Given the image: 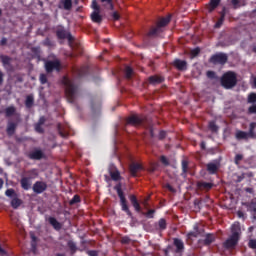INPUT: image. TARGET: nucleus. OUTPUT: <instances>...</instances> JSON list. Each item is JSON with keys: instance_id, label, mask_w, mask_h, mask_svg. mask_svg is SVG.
I'll return each mask as SVG.
<instances>
[{"instance_id": "f257e3e1", "label": "nucleus", "mask_w": 256, "mask_h": 256, "mask_svg": "<svg viewBox=\"0 0 256 256\" xmlns=\"http://www.w3.org/2000/svg\"><path fill=\"white\" fill-rule=\"evenodd\" d=\"M62 84L65 86V95L68 102L74 104L79 96L80 88L75 80H71L68 76H63Z\"/></svg>"}, {"instance_id": "f03ea898", "label": "nucleus", "mask_w": 256, "mask_h": 256, "mask_svg": "<svg viewBox=\"0 0 256 256\" xmlns=\"http://www.w3.org/2000/svg\"><path fill=\"white\" fill-rule=\"evenodd\" d=\"M240 225L239 224H232L231 226V235L227 240H225L223 246L224 248H235L240 240Z\"/></svg>"}, {"instance_id": "7ed1b4c3", "label": "nucleus", "mask_w": 256, "mask_h": 256, "mask_svg": "<svg viewBox=\"0 0 256 256\" xmlns=\"http://www.w3.org/2000/svg\"><path fill=\"white\" fill-rule=\"evenodd\" d=\"M39 170L38 168H31L30 170H26V176L22 177L20 180V184L24 190H30L32 186V180L38 178Z\"/></svg>"}, {"instance_id": "20e7f679", "label": "nucleus", "mask_w": 256, "mask_h": 256, "mask_svg": "<svg viewBox=\"0 0 256 256\" xmlns=\"http://www.w3.org/2000/svg\"><path fill=\"white\" fill-rule=\"evenodd\" d=\"M238 82L236 72H226L221 78V84L226 90L234 88Z\"/></svg>"}, {"instance_id": "39448f33", "label": "nucleus", "mask_w": 256, "mask_h": 256, "mask_svg": "<svg viewBox=\"0 0 256 256\" xmlns=\"http://www.w3.org/2000/svg\"><path fill=\"white\" fill-rule=\"evenodd\" d=\"M114 190H116V192H117V194L120 198V204H121L122 210H124V212H126V214L132 218L133 214H132V212H131L128 204H127V198H126V196L123 192L121 182H119L118 184H116V186H114Z\"/></svg>"}, {"instance_id": "423d86ee", "label": "nucleus", "mask_w": 256, "mask_h": 256, "mask_svg": "<svg viewBox=\"0 0 256 256\" xmlns=\"http://www.w3.org/2000/svg\"><path fill=\"white\" fill-rule=\"evenodd\" d=\"M171 20V16H167L166 18H161L159 22L157 23V26L155 28H151L147 34L150 38H155L156 36H159L163 32V28L169 24Z\"/></svg>"}, {"instance_id": "0eeeda50", "label": "nucleus", "mask_w": 256, "mask_h": 256, "mask_svg": "<svg viewBox=\"0 0 256 256\" xmlns=\"http://www.w3.org/2000/svg\"><path fill=\"white\" fill-rule=\"evenodd\" d=\"M45 70L48 74L54 72V70H56V72H60L61 71L60 60H47V62H45Z\"/></svg>"}, {"instance_id": "6e6552de", "label": "nucleus", "mask_w": 256, "mask_h": 256, "mask_svg": "<svg viewBox=\"0 0 256 256\" xmlns=\"http://www.w3.org/2000/svg\"><path fill=\"white\" fill-rule=\"evenodd\" d=\"M210 62L212 64H226L228 62V56L223 52H218L210 57Z\"/></svg>"}, {"instance_id": "1a4fd4ad", "label": "nucleus", "mask_w": 256, "mask_h": 256, "mask_svg": "<svg viewBox=\"0 0 256 256\" xmlns=\"http://www.w3.org/2000/svg\"><path fill=\"white\" fill-rule=\"evenodd\" d=\"M48 189V184L44 180H36L32 186L33 192L35 194H42Z\"/></svg>"}, {"instance_id": "9d476101", "label": "nucleus", "mask_w": 256, "mask_h": 256, "mask_svg": "<svg viewBox=\"0 0 256 256\" xmlns=\"http://www.w3.org/2000/svg\"><path fill=\"white\" fill-rule=\"evenodd\" d=\"M56 36L60 40H65L67 38L70 42L73 40L72 34L67 32V30L64 28V26H58L56 29Z\"/></svg>"}, {"instance_id": "9b49d317", "label": "nucleus", "mask_w": 256, "mask_h": 256, "mask_svg": "<svg viewBox=\"0 0 256 256\" xmlns=\"http://www.w3.org/2000/svg\"><path fill=\"white\" fill-rule=\"evenodd\" d=\"M145 118L144 116H139L137 114H133L132 116H129L126 120V124H132L133 126H140L141 124H144Z\"/></svg>"}, {"instance_id": "f8f14e48", "label": "nucleus", "mask_w": 256, "mask_h": 256, "mask_svg": "<svg viewBox=\"0 0 256 256\" xmlns=\"http://www.w3.org/2000/svg\"><path fill=\"white\" fill-rule=\"evenodd\" d=\"M173 66L177 68V70L184 71L188 68V63L186 60H180V58H176L173 61Z\"/></svg>"}, {"instance_id": "ddd939ff", "label": "nucleus", "mask_w": 256, "mask_h": 256, "mask_svg": "<svg viewBox=\"0 0 256 256\" xmlns=\"http://www.w3.org/2000/svg\"><path fill=\"white\" fill-rule=\"evenodd\" d=\"M129 170L131 176H137L138 172H140V170H143V166L139 162H132L129 166Z\"/></svg>"}, {"instance_id": "4468645a", "label": "nucleus", "mask_w": 256, "mask_h": 256, "mask_svg": "<svg viewBox=\"0 0 256 256\" xmlns=\"http://www.w3.org/2000/svg\"><path fill=\"white\" fill-rule=\"evenodd\" d=\"M220 168V164L218 162H208L206 165V169L209 174H216Z\"/></svg>"}, {"instance_id": "2eb2a0df", "label": "nucleus", "mask_w": 256, "mask_h": 256, "mask_svg": "<svg viewBox=\"0 0 256 256\" xmlns=\"http://www.w3.org/2000/svg\"><path fill=\"white\" fill-rule=\"evenodd\" d=\"M92 22H96L97 24H101L103 22V17L101 16V8L98 6V10L92 12L91 14Z\"/></svg>"}, {"instance_id": "dca6fc26", "label": "nucleus", "mask_w": 256, "mask_h": 256, "mask_svg": "<svg viewBox=\"0 0 256 256\" xmlns=\"http://www.w3.org/2000/svg\"><path fill=\"white\" fill-rule=\"evenodd\" d=\"M216 240V236L215 234H213L212 232H208L204 239L202 240L204 246H210V244H212L213 242H215Z\"/></svg>"}, {"instance_id": "f3484780", "label": "nucleus", "mask_w": 256, "mask_h": 256, "mask_svg": "<svg viewBox=\"0 0 256 256\" xmlns=\"http://www.w3.org/2000/svg\"><path fill=\"white\" fill-rule=\"evenodd\" d=\"M44 156V152L42 150H33L28 154V157L31 160H41Z\"/></svg>"}, {"instance_id": "a211bd4d", "label": "nucleus", "mask_w": 256, "mask_h": 256, "mask_svg": "<svg viewBox=\"0 0 256 256\" xmlns=\"http://www.w3.org/2000/svg\"><path fill=\"white\" fill-rule=\"evenodd\" d=\"M17 122H8L7 127H6V133L8 136H13L17 130Z\"/></svg>"}, {"instance_id": "6ab92c4d", "label": "nucleus", "mask_w": 256, "mask_h": 256, "mask_svg": "<svg viewBox=\"0 0 256 256\" xmlns=\"http://www.w3.org/2000/svg\"><path fill=\"white\" fill-rule=\"evenodd\" d=\"M129 198L136 212H141L142 208H141L140 202L138 201L137 196H135V194H131Z\"/></svg>"}, {"instance_id": "aec40b11", "label": "nucleus", "mask_w": 256, "mask_h": 256, "mask_svg": "<svg viewBox=\"0 0 256 256\" xmlns=\"http://www.w3.org/2000/svg\"><path fill=\"white\" fill-rule=\"evenodd\" d=\"M197 186L200 188V190H211L214 184L213 182H205L204 180H200L197 182Z\"/></svg>"}, {"instance_id": "412c9836", "label": "nucleus", "mask_w": 256, "mask_h": 256, "mask_svg": "<svg viewBox=\"0 0 256 256\" xmlns=\"http://www.w3.org/2000/svg\"><path fill=\"white\" fill-rule=\"evenodd\" d=\"M48 222L55 230H61L62 224L59 222V220H57V218H55V216H49Z\"/></svg>"}, {"instance_id": "4be33fe9", "label": "nucleus", "mask_w": 256, "mask_h": 256, "mask_svg": "<svg viewBox=\"0 0 256 256\" xmlns=\"http://www.w3.org/2000/svg\"><path fill=\"white\" fill-rule=\"evenodd\" d=\"M222 0H210L207 8H208V12L212 13L214 12V10H216V8H218V6H220Z\"/></svg>"}, {"instance_id": "5701e85b", "label": "nucleus", "mask_w": 256, "mask_h": 256, "mask_svg": "<svg viewBox=\"0 0 256 256\" xmlns=\"http://www.w3.org/2000/svg\"><path fill=\"white\" fill-rule=\"evenodd\" d=\"M23 200L21 198H18L17 193L14 192L12 200H11V206L12 208H19L21 206Z\"/></svg>"}, {"instance_id": "b1692460", "label": "nucleus", "mask_w": 256, "mask_h": 256, "mask_svg": "<svg viewBox=\"0 0 256 256\" xmlns=\"http://www.w3.org/2000/svg\"><path fill=\"white\" fill-rule=\"evenodd\" d=\"M89 74V66H82L79 70H76V75L78 78H83Z\"/></svg>"}, {"instance_id": "393cba45", "label": "nucleus", "mask_w": 256, "mask_h": 256, "mask_svg": "<svg viewBox=\"0 0 256 256\" xmlns=\"http://www.w3.org/2000/svg\"><path fill=\"white\" fill-rule=\"evenodd\" d=\"M235 138L237 140H248V132L244 130H237L235 133Z\"/></svg>"}, {"instance_id": "a878e982", "label": "nucleus", "mask_w": 256, "mask_h": 256, "mask_svg": "<svg viewBox=\"0 0 256 256\" xmlns=\"http://www.w3.org/2000/svg\"><path fill=\"white\" fill-rule=\"evenodd\" d=\"M174 245L177 248V252H181L185 248L184 242L181 238H174Z\"/></svg>"}, {"instance_id": "bb28decb", "label": "nucleus", "mask_w": 256, "mask_h": 256, "mask_svg": "<svg viewBox=\"0 0 256 256\" xmlns=\"http://www.w3.org/2000/svg\"><path fill=\"white\" fill-rule=\"evenodd\" d=\"M255 128H256V122H251L249 125V130L247 132L248 139L255 138Z\"/></svg>"}, {"instance_id": "cd10ccee", "label": "nucleus", "mask_w": 256, "mask_h": 256, "mask_svg": "<svg viewBox=\"0 0 256 256\" xmlns=\"http://www.w3.org/2000/svg\"><path fill=\"white\" fill-rule=\"evenodd\" d=\"M200 234V229H199V226L198 224H194V230L188 232V238H197V236H199Z\"/></svg>"}, {"instance_id": "c85d7f7f", "label": "nucleus", "mask_w": 256, "mask_h": 256, "mask_svg": "<svg viewBox=\"0 0 256 256\" xmlns=\"http://www.w3.org/2000/svg\"><path fill=\"white\" fill-rule=\"evenodd\" d=\"M164 78L162 76H150L149 77V83L150 84H161L163 82Z\"/></svg>"}, {"instance_id": "c756f323", "label": "nucleus", "mask_w": 256, "mask_h": 256, "mask_svg": "<svg viewBox=\"0 0 256 256\" xmlns=\"http://www.w3.org/2000/svg\"><path fill=\"white\" fill-rule=\"evenodd\" d=\"M67 245L70 248L71 254H75V252H77L78 246H77L76 242H74V240H68Z\"/></svg>"}, {"instance_id": "7c9ffc66", "label": "nucleus", "mask_w": 256, "mask_h": 256, "mask_svg": "<svg viewBox=\"0 0 256 256\" xmlns=\"http://www.w3.org/2000/svg\"><path fill=\"white\" fill-rule=\"evenodd\" d=\"M26 108H32L34 106V96L32 94H29L26 96Z\"/></svg>"}, {"instance_id": "2f4dec72", "label": "nucleus", "mask_w": 256, "mask_h": 256, "mask_svg": "<svg viewBox=\"0 0 256 256\" xmlns=\"http://www.w3.org/2000/svg\"><path fill=\"white\" fill-rule=\"evenodd\" d=\"M1 60L4 67L11 66L12 58L10 56H1Z\"/></svg>"}, {"instance_id": "473e14b6", "label": "nucleus", "mask_w": 256, "mask_h": 256, "mask_svg": "<svg viewBox=\"0 0 256 256\" xmlns=\"http://www.w3.org/2000/svg\"><path fill=\"white\" fill-rule=\"evenodd\" d=\"M100 2H102V4H104V6H106V8L109 10H114L115 8L113 0H100Z\"/></svg>"}, {"instance_id": "72a5a7b5", "label": "nucleus", "mask_w": 256, "mask_h": 256, "mask_svg": "<svg viewBox=\"0 0 256 256\" xmlns=\"http://www.w3.org/2000/svg\"><path fill=\"white\" fill-rule=\"evenodd\" d=\"M16 113V108L15 106H8L5 110V114L7 117L13 116Z\"/></svg>"}, {"instance_id": "f704fd0d", "label": "nucleus", "mask_w": 256, "mask_h": 256, "mask_svg": "<svg viewBox=\"0 0 256 256\" xmlns=\"http://www.w3.org/2000/svg\"><path fill=\"white\" fill-rule=\"evenodd\" d=\"M78 202H81V196L79 194H74L73 198L69 201V204L73 206L74 204H77Z\"/></svg>"}, {"instance_id": "c9c22d12", "label": "nucleus", "mask_w": 256, "mask_h": 256, "mask_svg": "<svg viewBox=\"0 0 256 256\" xmlns=\"http://www.w3.org/2000/svg\"><path fill=\"white\" fill-rule=\"evenodd\" d=\"M35 131L38 132L39 134H44L45 130L41 126V119L39 118L37 124H35Z\"/></svg>"}, {"instance_id": "e433bc0d", "label": "nucleus", "mask_w": 256, "mask_h": 256, "mask_svg": "<svg viewBox=\"0 0 256 256\" xmlns=\"http://www.w3.org/2000/svg\"><path fill=\"white\" fill-rule=\"evenodd\" d=\"M133 76V69L130 66H126L125 68V77L130 80Z\"/></svg>"}, {"instance_id": "4c0bfd02", "label": "nucleus", "mask_w": 256, "mask_h": 256, "mask_svg": "<svg viewBox=\"0 0 256 256\" xmlns=\"http://www.w3.org/2000/svg\"><path fill=\"white\" fill-rule=\"evenodd\" d=\"M110 176H111L112 180H120V178H121V174H120L119 170H114L113 172H110Z\"/></svg>"}, {"instance_id": "58836bf2", "label": "nucleus", "mask_w": 256, "mask_h": 256, "mask_svg": "<svg viewBox=\"0 0 256 256\" xmlns=\"http://www.w3.org/2000/svg\"><path fill=\"white\" fill-rule=\"evenodd\" d=\"M248 102L252 105L256 103V92H251V94L248 95Z\"/></svg>"}, {"instance_id": "ea45409f", "label": "nucleus", "mask_w": 256, "mask_h": 256, "mask_svg": "<svg viewBox=\"0 0 256 256\" xmlns=\"http://www.w3.org/2000/svg\"><path fill=\"white\" fill-rule=\"evenodd\" d=\"M189 168L188 160H182V173L187 174Z\"/></svg>"}, {"instance_id": "a19ab883", "label": "nucleus", "mask_w": 256, "mask_h": 256, "mask_svg": "<svg viewBox=\"0 0 256 256\" xmlns=\"http://www.w3.org/2000/svg\"><path fill=\"white\" fill-rule=\"evenodd\" d=\"M158 224H159L160 230H166L167 222H166L165 218H160Z\"/></svg>"}, {"instance_id": "79ce46f5", "label": "nucleus", "mask_w": 256, "mask_h": 256, "mask_svg": "<svg viewBox=\"0 0 256 256\" xmlns=\"http://www.w3.org/2000/svg\"><path fill=\"white\" fill-rule=\"evenodd\" d=\"M201 52V48L197 47L194 48L193 50L190 51V56H192V58H196L197 56H199Z\"/></svg>"}, {"instance_id": "37998d69", "label": "nucleus", "mask_w": 256, "mask_h": 256, "mask_svg": "<svg viewBox=\"0 0 256 256\" xmlns=\"http://www.w3.org/2000/svg\"><path fill=\"white\" fill-rule=\"evenodd\" d=\"M209 128H210L211 132H218V130H219V126H217L216 122H214V121L209 122Z\"/></svg>"}, {"instance_id": "c03bdc74", "label": "nucleus", "mask_w": 256, "mask_h": 256, "mask_svg": "<svg viewBox=\"0 0 256 256\" xmlns=\"http://www.w3.org/2000/svg\"><path fill=\"white\" fill-rule=\"evenodd\" d=\"M65 10H71L73 6L72 0H64L63 2Z\"/></svg>"}, {"instance_id": "a18cd8bd", "label": "nucleus", "mask_w": 256, "mask_h": 256, "mask_svg": "<svg viewBox=\"0 0 256 256\" xmlns=\"http://www.w3.org/2000/svg\"><path fill=\"white\" fill-rule=\"evenodd\" d=\"M244 156L243 154H236L235 158H234V163L239 166L241 160H243Z\"/></svg>"}, {"instance_id": "49530a36", "label": "nucleus", "mask_w": 256, "mask_h": 256, "mask_svg": "<svg viewBox=\"0 0 256 256\" xmlns=\"http://www.w3.org/2000/svg\"><path fill=\"white\" fill-rule=\"evenodd\" d=\"M156 210L154 208H151L150 210H148L147 212H145V216L147 218H154V214H155Z\"/></svg>"}, {"instance_id": "de8ad7c7", "label": "nucleus", "mask_w": 256, "mask_h": 256, "mask_svg": "<svg viewBox=\"0 0 256 256\" xmlns=\"http://www.w3.org/2000/svg\"><path fill=\"white\" fill-rule=\"evenodd\" d=\"M5 194H6V196H9L10 198H13V197H14V194H15L14 188H8V189L5 191Z\"/></svg>"}, {"instance_id": "09e8293b", "label": "nucleus", "mask_w": 256, "mask_h": 256, "mask_svg": "<svg viewBox=\"0 0 256 256\" xmlns=\"http://www.w3.org/2000/svg\"><path fill=\"white\" fill-rule=\"evenodd\" d=\"M39 80H40L41 84H47V82H48V78H47L46 74H40Z\"/></svg>"}, {"instance_id": "8fccbe9b", "label": "nucleus", "mask_w": 256, "mask_h": 256, "mask_svg": "<svg viewBox=\"0 0 256 256\" xmlns=\"http://www.w3.org/2000/svg\"><path fill=\"white\" fill-rule=\"evenodd\" d=\"M248 114H256V102L253 105L249 106Z\"/></svg>"}, {"instance_id": "3c124183", "label": "nucleus", "mask_w": 256, "mask_h": 256, "mask_svg": "<svg viewBox=\"0 0 256 256\" xmlns=\"http://www.w3.org/2000/svg\"><path fill=\"white\" fill-rule=\"evenodd\" d=\"M250 248H256V238H251L248 242Z\"/></svg>"}, {"instance_id": "603ef678", "label": "nucleus", "mask_w": 256, "mask_h": 256, "mask_svg": "<svg viewBox=\"0 0 256 256\" xmlns=\"http://www.w3.org/2000/svg\"><path fill=\"white\" fill-rule=\"evenodd\" d=\"M160 161L162 162V164H164L165 166H169L170 162L168 160V158L166 156H161Z\"/></svg>"}, {"instance_id": "864d4df0", "label": "nucleus", "mask_w": 256, "mask_h": 256, "mask_svg": "<svg viewBox=\"0 0 256 256\" xmlns=\"http://www.w3.org/2000/svg\"><path fill=\"white\" fill-rule=\"evenodd\" d=\"M223 26V20H222V15L220 14V18L218 19V22H216L214 28H221Z\"/></svg>"}, {"instance_id": "5fc2aeb1", "label": "nucleus", "mask_w": 256, "mask_h": 256, "mask_svg": "<svg viewBox=\"0 0 256 256\" xmlns=\"http://www.w3.org/2000/svg\"><path fill=\"white\" fill-rule=\"evenodd\" d=\"M89 256H99L98 250H87Z\"/></svg>"}, {"instance_id": "6e6d98bb", "label": "nucleus", "mask_w": 256, "mask_h": 256, "mask_svg": "<svg viewBox=\"0 0 256 256\" xmlns=\"http://www.w3.org/2000/svg\"><path fill=\"white\" fill-rule=\"evenodd\" d=\"M220 15H221L222 24H224L225 18H226V8L222 9V11L220 12Z\"/></svg>"}, {"instance_id": "4d7b16f0", "label": "nucleus", "mask_w": 256, "mask_h": 256, "mask_svg": "<svg viewBox=\"0 0 256 256\" xmlns=\"http://www.w3.org/2000/svg\"><path fill=\"white\" fill-rule=\"evenodd\" d=\"M167 136V132L165 130H161L159 132V140H164V138H166Z\"/></svg>"}, {"instance_id": "13d9d810", "label": "nucleus", "mask_w": 256, "mask_h": 256, "mask_svg": "<svg viewBox=\"0 0 256 256\" xmlns=\"http://www.w3.org/2000/svg\"><path fill=\"white\" fill-rule=\"evenodd\" d=\"M130 240L129 236H123L121 242L122 244H129Z\"/></svg>"}, {"instance_id": "bf43d9fd", "label": "nucleus", "mask_w": 256, "mask_h": 256, "mask_svg": "<svg viewBox=\"0 0 256 256\" xmlns=\"http://www.w3.org/2000/svg\"><path fill=\"white\" fill-rule=\"evenodd\" d=\"M112 18H113V20L117 21V20H120L121 16H120L119 12H113Z\"/></svg>"}, {"instance_id": "052dcab7", "label": "nucleus", "mask_w": 256, "mask_h": 256, "mask_svg": "<svg viewBox=\"0 0 256 256\" xmlns=\"http://www.w3.org/2000/svg\"><path fill=\"white\" fill-rule=\"evenodd\" d=\"M58 130H59L60 136H62L63 138H66V136H68V134H66L61 130V124H58Z\"/></svg>"}, {"instance_id": "680f3d73", "label": "nucleus", "mask_w": 256, "mask_h": 256, "mask_svg": "<svg viewBox=\"0 0 256 256\" xmlns=\"http://www.w3.org/2000/svg\"><path fill=\"white\" fill-rule=\"evenodd\" d=\"M99 4H97V0H93L92 2V8L94 10V12H96L98 10Z\"/></svg>"}, {"instance_id": "e2e57ef3", "label": "nucleus", "mask_w": 256, "mask_h": 256, "mask_svg": "<svg viewBox=\"0 0 256 256\" xmlns=\"http://www.w3.org/2000/svg\"><path fill=\"white\" fill-rule=\"evenodd\" d=\"M207 76H208V78H215L216 74L212 70H208Z\"/></svg>"}, {"instance_id": "0e129e2a", "label": "nucleus", "mask_w": 256, "mask_h": 256, "mask_svg": "<svg viewBox=\"0 0 256 256\" xmlns=\"http://www.w3.org/2000/svg\"><path fill=\"white\" fill-rule=\"evenodd\" d=\"M231 4L233 5V7H234L235 9H237L238 6H239V4H240V2H239V0H232V1H231Z\"/></svg>"}, {"instance_id": "69168bd1", "label": "nucleus", "mask_w": 256, "mask_h": 256, "mask_svg": "<svg viewBox=\"0 0 256 256\" xmlns=\"http://www.w3.org/2000/svg\"><path fill=\"white\" fill-rule=\"evenodd\" d=\"M166 188H168L170 192H176L175 188L171 184H166Z\"/></svg>"}, {"instance_id": "338daca9", "label": "nucleus", "mask_w": 256, "mask_h": 256, "mask_svg": "<svg viewBox=\"0 0 256 256\" xmlns=\"http://www.w3.org/2000/svg\"><path fill=\"white\" fill-rule=\"evenodd\" d=\"M45 122H46L45 116H40V125H41V127H43V125L45 124Z\"/></svg>"}, {"instance_id": "774afa93", "label": "nucleus", "mask_w": 256, "mask_h": 256, "mask_svg": "<svg viewBox=\"0 0 256 256\" xmlns=\"http://www.w3.org/2000/svg\"><path fill=\"white\" fill-rule=\"evenodd\" d=\"M244 178H245V174L243 173V174H240V176H237V182H242V180H244Z\"/></svg>"}]
</instances>
